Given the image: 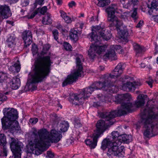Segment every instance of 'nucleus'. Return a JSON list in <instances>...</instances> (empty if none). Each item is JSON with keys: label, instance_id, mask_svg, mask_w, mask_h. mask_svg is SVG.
<instances>
[{"label": "nucleus", "instance_id": "35", "mask_svg": "<svg viewBox=\"0 0 158 158\" xmlns=\"http://www.w3.org/2000/svg\"><path fill=\"white\" fill-rule=\"evenodd\" d=\"M130 16V15L129 13L125 12L120 16V18L124 21H126L128 20Z\"/></svg>", "mask_w": 158, "mask_h": 158}, {"label": "nucleus", "instance_id": "45", "mask_svg": "<svg viewBox=\"0 0 158 158\" xmlns=\"http://www.w3.org/2000/svg\"><path fill=\"white\" fill-rule=\"evenodd\" d=\"M35 31H36V33L37 34L40 35L41 34H44V31L40 28L36 29L35 30Z\"/></svg>", "mask_w": 158, "mask_h": 158}, {"label": "nucleus", "instance_id": "18", "mask_svg": "<svg viewBox=\"0 0 158 158\" xmlns=\"http://www.w3.org/2000/svg\"><path fill=\"white\" fill-rule=\"evenodd\" d=\"M16 43V38L14 35H10L6 40V44L9 47H14Z\"/></svg>", "mask_w": 158, "mask_h": 158}, {"label": "nucleus", "instance_id": "16", "mask_svg": "<svg viewBox=\"0 0 158 158\" xmlns=\"http://www.w3.org/2000/svg\"><path fill=\"white\" fill-rule=\"evenodd\" d=\"M22 38L23 40L25 45L27 47L31 44L32 42V34L30 31H26L22 34Z\"/></svg>", "mask_w": 158, "mask_h": 158}, {"label": "nucleus", "instance_id": "7", "mask_svg": "<svg viewBox=\"0 0 158 158\" xmlns=\"http://www.w3.org/2000/svg\"><path fill=\"white\" fill-rule=\"evenodd\" d=\"M107 148H108L107 155L110 157L113 156H118V158L122 157L125 154L124 146L118 147V144L116 142L112 143L109 139H104L102 143L101 148L105 150Z\"/></svg>", "mask_w": 158, "mask_h": 158}, {"label": "nucleus", "instance_id": "49", "mask_svg": "<svg viewBox=\"0 0 158 158\" xmlns=\"http://www.w3.org/2000/svg\"><path fill=\"white\" fill-rule=\"evenodd\" d=\"M60 13L61 14V17L63 19H64L67 16L66 13L62 10H60Z\"/></svg>", "mask_w": 158, "mask_h": 158}, {"label": "nucleus", "instance_id": "26", "mask_svg": "<svg viewBox=\"0 0 158 158\" xmlns=\"http://www.w3.org/2000/svg\"><path fill=\"white\" fill-rule=\"evenodd\" d=\"M69 37L73 40H77L78 38L77 31L73 29H71L69 33Z\"/></svg>", "mask_w": 158, "mask_h": 158}, {"label": "nucleus", "instance_id": "50", "mask_svg": "<svg viewBox=\"0 0 158 158\" xmlns=\"http://www.w3.org/2000/svg\"><path fill=\"white\" fill-rule=\"evenodd\" d=\"M37 11H34L30 16L28 17V19H31L33 18L35 16V15L37 14Z\"/></svg>", "mask_w": 158, "mask_h": 158}, {"label": "nucleus", "instance_id": "42", "mask_svg": "<svg viewBox=\"0 0 158 158\" xmlns=\"http://www.w3.org/2000/svg\"><path fill=\"white\" fill-rule=\"evenodd\" d=\"M3 148L1 152V155L2 156H7V148L5 146H2Z\"/></svg>", "mask_w": 158, "mask_h": 158}, {"label": "nucleus", "instance_id": "19", "mask_svg": "<svg viewBox=\"0 0 158 158\" xmlns=\"http://www.w3.org/2000/svg\"><path fill=\"white\" fill-rule=\"evenodd\" d=\"M20 80L18 77H14L10 82V86L14 89H18L20 86Z\"/></svg>", "mask_w": 158, "mask_h": 158}, {"label": "nucleus", "instance_id": "38", "mask_svg": "<svg viewBox=\"0 0 158 158\" xmlns=\"http://www.w3.org/2000/svg\"><path fill=\"white\" fill-rule=\"evenodd\" d=\"M31 50L33 55L36 54L38 52L37 46L35 44L32 45Z\"/></svg>", "mask_w": 158, "mask_h": 158}, {"label": "nucleus", "instance_id": "44", "mask_svg": "<svg viewBox=\"0 0 158 158\" xmlns=\"http://www.w3.org/2000/svg\"><path fill=\"white\" fill-rule=\"evenodd\" d=\"M7 99V97L4 94H0V101L3 102Z\"/></svg>", "mask_w": 158, "mask_h": 158}, {"label": "nucleus", "instance_id": "52", "mask_svg": "<svg viewBox=\"0 0 158 158\" xmlns=\"http://www.w3.org/2000/svg\"><path fill=\"white\" fill-rule=\"evenodd\" d=\"M44 0H36V2L37 4L39 5H42L44 3Z\"/></svg>", "mask_w": 158, "mask_h": 158}, {"label": "nucleus", "instance_id": "46", "mask_svg": "<svg viewBox=\"0 0 158 158\" xmlns=\"http://www.w3.org/2000/svg\"><path fill=\"white\" fill-rule=\"evenodd\" d=\"M54 156V153L52 152L51 151H48L47 152V157H48L49 158H52Z\"/></svg>", "mask_w": 158, "mask_h": 158}, {"label": "nucleus", "instance_id": "29", "mask_svg": "<svg viewBox=\"0 0 158 158\" xmlns=\"http://www.w3.org/2000/svg\"><path fill=\"white\" fill-rule=\"evenodd\" d=\"M69 126V125L67 122H64L60 123V130L62 132H65L67 130Z\"/></svg>", "mask_w": 158, "mask_h": 158}, {"label": "nucleus", "instance_id": "48", "mask_svg": "<svg viewBox=\"0 0 158 158\" xmlns=\"http://www.w3.org/2000/svg\"><path fill=\"white\" fill-rule=\"evenodd\" d=\"M68 6L69 7L72 8L73 7H75L76 6V3L74 1H72L69 3Z\"/></svg>", "mask_w": 158, "mask_h": 158}, {"label": "nucleus", "instance_id": "20", "mask_svg": "<svg viewBox=\"0 0 158 158\" xmlns=\"http://www.w3.org/2000/svg\"><path fill=\"white\" fill-rule=\"evenodd\" d=\"M132 140V136L131 135H127L126 134L121 135L119 137V142L120 144L122 142L126 143H128Z\"/></svg>", "mask_w": 158, "mask_h": 158}, {"label": "nucleus", "instance_id": "21", "mask_svg": "<svg viewBox=\"0 0 158 158\" xmlns=\"http://www.w3.org/2000/svg\"><path fill=\"white\" fill-rule=\"evenodd\" d=\"M147 96L144 94H140L137 97L138 101L135 102L137 107L143 106L144 103V100L147 98Z\"/></svg>", "mask_w": 158, "mask_h": 158}, {"label": "nucleus", "instance_id": "63", "mask_svg": "<svg viewBox=\"0 0 158 158\" xmlns=\"http://www.w3.org/2000/svg\"><path fill=\"white\" fill-rule=\"evenodd\" d=\"M156 63L158 64V57H157L156 59Z\"/></svg>", "mask_w": 158, "mask_h": 158}, {"label": "nucleus", "instance_id": "53", "mask_svg": "<svg viewBox=\"0 0 158 158\" xmlns=\"http://www.w3.org/2000/svg\"><path fill=\"white\" fill-rule=\"evenodd\" d=\"M153 80L151 79V80H150L149 81L147 82L148 84L151 87H152V84L153 82Z\"/></svg>", "mask_w": 158, "mask_h": 158}, {"label": "nucleus", "instance_id": "4", "mask_svg": "<svg viewBox=\"0 0 158 158\" xmlns=\"http://www.w3.org/2000/svg\"><path fill=\"white\" fill-rule=\"evenodd\" d=\"M50 47L48 44L44 45L40 56L35 60L33 68L32 82H40L45 80L50 72L51 65L52 62L50 56H43L46 54Z\"/></svg>", "mask_w": 158, "mask_h": 158}, {"label": "nucleus", "instance_id": "59", "mask_svg": "<svg viewBox=\"0 0 158 158\" xmlns=\"http://www.w3.org/2000/svg\"><path fill=\"white\" fill-rule=\"evenodd\" d=\"M99 69L101 71H102L104 69V68L102 66H100L99 67Z\"/></svg>", "mask_w": 158, "mask_h": 158}, {"label": "nucleus", "instance_id": "58", "mask_svg": "<svg viewBox=\"0 0 158 158\" xmlns=\"http://www.w3.org/2000/svg\"><path fill=\"white\" fill-rule=\"evenodd\" d=\"M9 24H10L12 26H13L14 23L13 22H12L11 21H8L7 22Z\"/></svg>", "mask_w": 158, "mask_h": 158}, {"label": "nucleus", "instance_id": "15", "mask_svg": "<svg viewBox=\"0 0 158 158\" xmlns=\"http://www.w3.org/2000/svg\"><path fill=\"white\" fill-rule=\"evenodd\" d=\"M11 15V12L8 6L0 5V19H7Z\"/></svg>", "mask_w": 158, "mask_h": 158}, {"label": "nucleus", "instance_id": "14", "mask_svg": "<svg viewBox=\"0 0 158 158\" xmlns=\"http://www.w3.org/2000/svg\"><path fill=\"white\" fill-rule=\"evenodd\" d=\"M142 83L140 81H135L133 82L127 81L126 83L122 82V85L119 88L124 91H134L136 88L141 85Z\"/></svg>", "mask_w": 158, "mask_h": 158}, {"label": "nucleus", "instance_id": "31", "mask_svg": "<svg viewBox=\"0 0 158 158\" xmlns=\"http://www.w3.org/2000/svg\"><path fill=\"white\" fill-rule=\"evenodd\" d=\"M137 8L136 7L133 9V10L132 13L131 15V17L132 19L134 20V21H135L138 18L139 16L137 14Z\"/></svg>", "mask_w": 158, "mask_h": 158}, {"label": "nucleus", "instance_id": "39", "mask_svg": "<svg viewBox=\"0 0 158 158\" xmlns=\"http://www.w3.org/2000/svg\"><path fill=\"white\" fill-rule=\"evenodd\" d=\"M52 33L54 39L57 41L59 36V32L58 31L56 30H53L52 31Z\"/></svg>", "mask_w": 158, "mask_h": 158}, {"label": "nucleus", "instance_id": "8", "mask_svg": "<svg viewBox=\"0 0 158 158\" xmlns=\"http://www.w3.org/2000/svg\"><path fill=\"white\" fill-rule=\"evenodd\" d=\"M84 61L83 56L81 55H79L76 59V69L73 73L69 75L66 79L64 81L62 86H64L68 84L72 83L76 81L78 77H81L83 73L82 62Z\"/></svg>", "mask_w": 158, "mask_h": 158}, {"label": "nucleus", "instance_id": "33", "mask_svg": "<svg viewBox=\"0 0 158 158\" xmlns=\"http://www.w3.org/2000/svg\"><path fill=\"white\" fill-rule=\"evenodd\" d=\"M7 78V74L3 72H0V83H2Z\"/></svg>", "mask_w": 158, "mask_h": 158}, {"label": "nucleus", "instance_id": "54", "mask_svg": "<svg viewBox=\"0 0 158 158\" xmlns=\"http://www.w3.org/2000/svg\"><path fill=\"white\" fill-rule=\"evenodd\" d=\"M56 2L58 5H61L62 3V0H56Z\"/></svg>", "mask_w": 158, "mask_h": 158}, {"label": "nucleus", "instance_id": "57", "mask_svg": "<svg viewBox=\"0 0 158 158\" xmlns=\"http://www.w3.org/2000/svg\"><path fill=\"white\" fill-rule=\"evenodd\" d=\"M145 64L144 63H141V67L142 68H144L145 67Z\"/></svg>", "mask_w": 158, "mask_h": 158}, {"label": "nucleus", "instance_id": "22", "mask_svg": "<svg viewBox=\"0 0 158 158\" xmlns=\"http://www.w3.org/2000/svg\"><path fill=\"white\" fill-rule=\"evenodd\" d=\"M134 49L136 55L139 56V54H141L144 52V47L141 46L140 45L136 43L133 44Z\"/></svg>", "mask_w": 158, "mask_h": 158}, {"label": "nucleus", "instance_id": "2", "mask_svg": "<svg viewBox=\"0 0 158 158\" xmlns=\"http://www.w3.org/2000/svg\"><path fill=\"white\" fill-rule=\"evenodd\" d=\"M124 64L119 63L111 74L102 75L100 77V81L95 82L89 87L82 89L80 94H73L74 99L72 103L76 105L81 104L95 90L102 89L107 90V88L113 86L115 80L122 73L124 68Z\"/></svg>", "mask_w": 158, "mask_h": 158}, {"label": "nucleus", "instance_id": "60", "mask_svg": "<svg viewBox=\"0 0 158 158\" xmlns=\"http://www.w3.org/2000/svg\"><path fill=\"white\" fill-rule=\"evenodd\" d=\"M94 17H92L90 19V21H94Z\"/></svg>", "mask_w": 158, "mask_h": 158}, {"label": "nucleus", "instance_id": "28", "mask_svg": "<svg viewBox=\"0 0 158 158\" xmlns=\"http://www.w3.org/2000/svg\"><path fill=\"white\" fill-rule=\"evenodd\" d=\"M111 135L113 139L115 140L114 142L119 143V137L121 136V135L119 134V132L117 131H114L111 133Z\"/></svg>", "mask_w": 158, "mask_h": 158}, {"label": "nucleus", "instance_id": "12", "mask_svg": "<svg viewBox=\"0 0 158 158\" xmlns=\"http://www.w3.org/2000/svg\"><path fill=\"white\" fill-rule=\"evenodd\" d=\"M95 42L91 45L88 51V55L91 59H93L96 56V53L98 54H102L106 49V45H99Z\"/></svg>", "mask_w": 158, "mask_h": 158}, {"label": "nucleus", "instance_id": "17", "mask_svg": "<svg viewBox=\"0 0 158 158\" xmlns=\"http://www.w3.org/2000/svg\"><path fill=\"white\" fill-rule=\"evenodd\" d=\"M151 6L150 7H149V8H150L149 10V12H152L153 13L152 15L153 19L154 21L157 23H158V8H156L155 6H156L155 5H154V3L152 2L151 3Z\"/></svg>", "mask_w": 158, "mask_h": 158}, {"label": "nucleus", "instance_id": "11", "mask_svg": "<svg viewBox=\"0 0 158 158\" xmlns=\"http://www.w3.org/2000/svg\"><path fill=\"white\" fill-rule=\"evenodd\" d=\"M106 10L108 14V20L113 23L116 27L117 30L118 29H121L123 27V23L119 21L114 15L115 13H120L122 12V10L118 8V6L115 4L112 5L107 8Z\"/></svg>", "mask_w": 158, "mask_h": 158}, {"label": "nucleus", "instance_id": "30", "mask_svg": "<svg viewBox=\"0 0 158 158\" xmlns=\"http://www.w3.org/2000/svg\"><path fill=\"white\" fill-rule=\"evenodd\" d=\"M7 143L6 137L3 133H0V146H5Z\"/></svg>", "mask_w": 158, "mask_h": 158}, {"label": "nucleus", "instance_id": "23", "mask_svg": "<svg viewBox=\"0 0 158 158\" xmlns=\"http://www.w3.org/2000/svg\"><path fill=\"white\" fill-rule=\"evenodd\" d=\"M17 63L10 66L9 68L10 71L14 73L19 72L20 69V66L19 64V60L17 61Z\"/></svg>", "mask_w": 158, "mask_h": 158}, {"label": "nucleus", "instance_id": "36", "mask_svg": "<svg viewBox=\"0 0 158 158\" xmlns=\"http://www.w3.org/2000/svg\"><path fill=\"white\" fill-rule=\"evenodd\" d=\"M64 48L67 51H71L72 47L69 43L64 42L63 44Z\"/></svg>", "mask_w": 158, "mask_h": 158}, {"label": "nucleus", "instance_id": "5", "mask_svg": "<svg viewBox=\"0 0 158 158\" xmlns=\"http://www.w3.org/2000/svg\"><path fill=\"white\" fill-rule=\"evenodd\" d=\"M141 111L142 123L146 128L143 133L144 136L146 138H151L156 135L155 132L158 123V111L155 108L148 105L145 108H142Z\"/></svg>", "mask_w": 158, "mask_h": 158}, {"label": "nucleus", "instance_id": "51", "mask_svg": "<svg viewBox=\"0 0 158 158\" xmlns=\"http://www.w3.org/2000/svg\"><path fill=\"white\" fill-rule=\"evenodd\" d=\"M143 24V21L140 20L137 25L136 27H140Z\"/></svg>", "mask_w": 158, "mask_h": 158}, {"label": "nucleus", "instance_id": "13", "mask_svg": "<svg viewBox=\"0 0 158 158\" xmlns=\"http://www.w3.org/2000/svg\"><path fill=\"white\" fill-rule=\"evenodd\" d=\"M121 47L120 45H111L107 52L103 56V59L105 60L107 59H110L111 60H116L117 58L115 51L120 52L119 51H121Z\"/></svg>", "mask_w": 158, "mask_h": 158}, {"label": "nucleus", "instance_id": "61", "mask_svg": "<svg viewBox=\"0 0 158 158\" xmlns=\"http://www.w3.org/2000/svg\"><path fill=\"white\" fill-rule=\"evenodd\" d=\"M156 79H158V72H156Z\"/></svg>", "mask_w": 158, "mask_h": 158}, {"label": "nucleus", "instance_id": "34", "mask_svg": "<svg viewBox=\"0 0 158 158\" xmlns=\"http://www.w3.org/2000/svg\"><path fill=\"white\" fill-rule=\"evenodd\" d=\"M98 6L103 7L106 5L108 4L107 0H98Z\"/></svg>", "mask_w": 158, "mask_h": 158}, {"label": "nucleus", "instance_id": "9", "mask_svg": "<svg viewBox=\"0 0 158 158\" xmlns=\"http://www.w3.org/2000/svg\"><path fill=\"white\" fill-rule=\"evenodd\" d=\"M92 32L89 35L91 41L98 42L100 40V37L106 40H109L111 37L112 35L110 30H106L101 26H97L92 29Z\"/></svg>", "mask_w": 158, "mask_h": 158}, {"label": "nucleus", "instance_id": "55", "mask_svg": "<svg viewBox=\"0 0 158 158\" xmlns=\"http://www.w3.org/2000/svg\"><path fill=\"white\" fill-rule=\"evenodd\" d=\"M36 88H37V86L36 85H34V84L31 85V89L32 90H35V89H36Z\"/></svg>", "mask_w": 158, "mask_h": 158}, {"label": "nucleus", "instance_id": "27", "mask_svg": "<svg viewBox=\"0 0 158 158\" xmlns=\"http://www.w3.org/2000/svg\"><path fill=\"white\" fill-rule=\"evenodd\" d=\"M139 5V0H131L129 1L127 4L128 7H132L133 8L137 7Z\"/></svg>", "mask_w": 158, "mask_h": 158}, {"label": "nucleus", "instance_id": "24", "mask_svg": "<svg viewBox=\"0 0 158 158\" xmlns=\"http://www.w3.org/2000/svg\"><path fill=\"white\" fill-rule=\"evenodd\" d=\"M51 15L47 13L43 18L42 22L44 24H50L52 23V19Z\"/></svg>", "mask_w": 158, "mask_h": 158}, {"label": "nucleus", "instance_id": "47", "mask_svg": "<svg viewBox=\"0 0 158 158\" xmlns=\"http://www.w3.org/2000/svg\"><path fill=\"white\" fill-rule=\"evenodd\" d=\"M65 21L67 23H70L72 22L71 18L68 15L64 19Z\"/></svg>", "mask_w": 158, "mask_h": 158}, {"label": "nucleus", "instance_id": "1", "mask_svg": "<svg viewBox=\"0 0 158 158\" xmlns=\"http://www.w3.org/2000/svg\"><path fill=\"white\" fill-rule=\"evenodd\" d=\"M131 98L129 93L119 94L116 98L117 103L121 104L120 108L118 110L111 112H103L100 114V117L105 119V121L100 120L96 125L97 130L92 136V139L85 140V142L91 149L94 148L97 145L98 139L100 135L108 128L109 125H112V119L117 116L126 114L127 112H132L135 109V105L130 102Z\"/></svg>", "mask_w": 158, "mask_h": 158}, {"label": "nucleus", "instance_id": "25", "mask_svg": "<svg viewBox=\"0 0 158 158\" xmlns=\"http://www.w3.org/2000/svg\"><path fill=\"white\" fill-rule=\"evenodd\" d=\"M118 33L120 37L124 39H126L128 35V30L126 28L123 30L122 28L118 29Z\"/></svg>", "mask_w": 158, "mask_h": 158}, {"label": "nucleus", "instance_id": "56", "mask_svg": "<svg viewBox=\"0 0 158 158\" xmlns=\"http://www.w3.org/2000/svg\"><path fill=\"white\" fill-rule=\"evenodd\" d=\"M57 28L59 29H62V26L61 25H58L57 26Z\"/></svg>", "mask_w": 158, "mask_h": 158}, {"label": "nucleus", "instance_id": "37", "mask_svg": "<svg viewBox=\"0 0 158 158\" xmlns=\"http://www.w3.org/2000/svg\"><path fill=\"white\" fill-rule=\"evenodd\" d=\"M74 125L75 127L76 128H79L82 126L80 120L78 119H76L75 120Z\"/></svg>", "mask_w": 158, "mask_h": 158}, {"label": "nucleus", "instance_id": "40", "mask_svg": "<svg viewBox=\"0 0 158 158\" xmlns=\"http://www.w3.org/2000/svg\"><path fill=\"white\" fill-rule=\"evenodd\" d=\"M38 9L40 13L42 14H44L47 12L48 8L46 6H44L41 8H39Z\"/></svg>", "mask_w": 158, "mask_h": 158}, {"label": "nucleus", "instance_id": "41", "mask_svg": "<svg viewBox=\"0 0 158 158\" xmlns=\"http://www.w3.org/2000/svg\"><path fill=\"white\" fill-rule=\"evenodd\" d=\"M29 0H21V5L23 7L26 6L29 4Z\"/></svg>", "mask_w": 158, "mask_h": 158}, {"label": "nucleus", "instance_id": "32", "mask_svg": "<svg viewBox=\"0 0 158 158\" xmlns=\"http://www.w3.org/2000/svg\"><path fill=\"white\" fill-rule=\"evenodd\" d=\"M98 98L99 99H100V101L99 102H94L93 104V106L94 107H98L101 106V102H103L104 101V100L103 99V100H101L100 99H99L100 98H104L103 96H102V95H98Z\"/></svg>", "mask_w": 158, "mask_h": 158}, {"label": "nucleus", "instance_id": "3", "mask_svg": "<svg viewBox=\"0 0 158 158\" xmlns=\"http://www.w3.org/2000/svg\"><path fill=\"white\" fill-rule=\"evenodd\" d=\"M32 136L34 139L29 143L33 153L38 156L43 152L42 147L48 145L50 143L58 142L62 137L61 132L55 129L51 130L50 132L45 128L40 129L37 131L34 130Z\"/></svg>", "mask_w": 158, "mask_h": 158}, {"label": "nucleus", "instance_id": "62", "mask_svg": "<svg viewBox=\"0 0 158 158\" xmlns=\"http://www.w3.org/2000/svg\"><path fill=\"white\" fill-rule=\"evenodd\" d=\"M120 0V2L122 3H123V2H124L125 1V0Z\"/></svg>", "mask_w": 158, "mask_h": 158}, {"label": "nucleus", "instance_id": "6", "mask_svg": "<svg viewBox=\"0 0 158 158\" xmlns=\"http://www.w3.org/2000/svg\"><path fill=\"white\" fill-rule=\"evenodd\" d=\"M3 113L4 116L1 119L2 129L12 131L19 130V124L16 120L18 118L17 110L13 108H5Z\"/></svg>", "mask_w": 158, "mask_h": 158}, {"label": "nucleus", "instance_id": "10", "mask_svg": "<svg viewBox=\"0 0 158 158\" xmlns=\"http://www.w3.org/2000/svg\"><path fill=\"white\" fill-rule=\"evenodd\" d=\"M9 137V143L13 155L9 158H21V148L22 143L19 141L17 138L11 133L8 135Z\"/></svg>", "mask_w": 158, "mask_h": 158}, {"label": "nucleus", "instance_id": "43", "mask_svg": "<svg viewBox=\"0 0 158 158\" xmlns=\"http://www.w3.org/2000/svg\"><path fill=\"white\" fill-rule=\"evenodd\" d=\"M38 121L37 118H31L29 120L30 123L32 125L35 124Z\"/></svg>", "mask_w": 158, "mask_h": 158}, {"label": "nucleus", "instance_id": "64", "mask_svg": "<svg viewBox=\"0 0 158 158\" xmlns=\"http://www.w3.org/2000/svg\"><path fill=\"white\" fill-rule=\"evenodd\" d=\"M155 109H156V110H157V111H158V108H155Z\"/></svg>", "mask_w": 158, "mask_h": 158}]
</instances>
